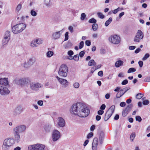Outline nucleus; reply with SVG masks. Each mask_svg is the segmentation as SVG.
<instances>
[{
  "instance_id": "obj_1",
  "label": "nucleus",
  "mask_w": 150,
  "mask_h": 150,
  "mask_svg": "<svg viewBox=\"0 0 150 150\" xmlns=\"http://www.w3.org/2000/svg\"><path fill=\"white\" fill-rule=\"evenodd\" d=\"M70 112L72 115L84 118L88 115L90 110L85 103L79 102L72 105L71 108Z\"/></svg>"
},
{
  "instance_id": "obj_2",
  "label": "nucleus",
  "mask_w": 150,
  "mask_h": 150,
  "mask_svg": "<svg viewBox=\"0 0 150 150\" xmlns=\"http://www.w3.org/2000/svg\"><path fill=\"white\" fill-rule=\"evenodd\" d=\"M15 143L14 140L12 138L5 139L3 142L2 150H9Z\"/></svg>"
},
{
  "instance_id": "obj_3",
  "label": "nucleus",
  "mask_w": 150,
  "mask_h": 150,
  "mask_svg": "<svg viewBox=\"0 0 150 150\" xmlns=\"http://www.w3.org/2000/svg\"><path fill=\"white\" fill-rule=\"evenodd\" d=\"M26 27V25L23 23L16 25L12 28V31L15 34H17L22 32Z\"/></svg>"
},
{
  "instance_id": "obj_4",
  "label": "nucleus",
  "mask_w": 150,
  "mask_h": 150,
  "mask_svg": "<svg viewBox=\"0 0 150 150\" xmlns=\"http://www.w3.org/2000/svg\"><path fill=\"white\" fill-rule=\"evenodd\" d=\"M68 68L65 64H62L60 67L58 73L59 76L66 77L67 76Z\"/></svg>"
},
{
  "instance_id": "obj_5",
  "label": "nucleus",
  "mask_w": 150,
  "mask_h": 150,
  "mask_svg": "<svg viewBox=\"0 0 150 150\" xmlns=\"http://www.w3.org/2000/svg\"><path fill=\"white\" fill-rule=\"evenodd\" d=\"M109 41L111 43L116 45L119 44L121 42V38L117 34L111 35L108 38Z\"/></svg>"
},
{
  "instance_id": "obj_6",
  "label": "nucleus",
  "mask_w": 150,
  "mask_h": 150,
  "mask_svg": "<svg viewBox=\"0 0 150 150\" xmlns=\"http://www.w3.org/2000/svg\"><path fill=\"white\" fill-rule=\"evenodd\" d=\"M14 81L16 84L21 85V86H23L29 83L30 81L29 78L25 77L16 79Z\"/></svg>"
},
{
  "instance_id": "obj_7",
  "label": "nucleus",
  "mask_w": 150,
  "mask_h": 150,
  "mask_svg": "<svg viewBox=\"0 0 150 150\" xmlns=\"http://www.w3.org/2000/svg\"><path fill=\"white\" fill-rule=\"evenodd\" d=\"M45 146L40 144L30 145L28 147V150H45Z\"/></svg>"
},
{
  "instance_id": "obj_8",
  "label": "nucleus",
  "mask_w": 150,
  "mask_h": 150,
  "mask_svg": "<svg viewBox=\"0 0 150 150\" xmlns=\"http://www.w3.org/2000/svg\"><path fill=\"white\" fill-rule=\"evenodd\" d=\"M115 106L114 105H112L108 110L105 114L104 120L107 121L112 116L115 111Z\"/></svg>"
},
{
  "instance_id": "obj_9",
  "label": "nucleus",
  "mask_w": 150,
  "mask_h": 150,
  "mask_svg": "<svg viewBox=\"0 0 150 150\" xmlns=\"http://www.w3.org/2000/svg\"><path fill=\"white\" fill-rule=\"evenodd\" d=\"M144 34L140 30H138L134 38V41L135 42H139L144 37Z\"/></svg>"
},
{
  "instance_id": "obj_10",
  "label": "nucleus",
  "mask_w": 150,
  "mask_h": 150,
  "mask_svg": "<svg viewBox=\"0 0 150 150\" xmlns=\"http://www.w3.org/2000/svg\"><path fill=\"white\" fill-rule=\"evenodd\" d=\"M30 89L33 91H37L39 90L40 88L42 87V84L39 83L32 82L30 84Z\"/></svg>"
},
{
  "instance_id": "obj_11",
  "label": "nucleus",
  "mask_w": 150,
  "mask_h": 150,
  "mask_svg": "<svg viewBox=\"0 0 150 150\" xmlns=\"http://www.w3.org/2000/svg\"><path fill=\"white\" fill-rule=\"evenodd\" d=\"M43 42V40L41 39H35L31 42L30 45L32 47H36L39 45L42 44Z\"/></svg>"
},
{
  "instance_id": "obj_12",
  "label": "nucleus",
  "mask_w": 150,
  "mask_h": 150,
  "mask_svg": "<svg viewBox=\"0 0 150 150\" xmlns=\"http://www.w3.org/2000/svg\"><path fill=\"white\" fill-rule=\"evenodd\" d=\"M26 128V127L25 125H20L16 127L13 128V130L14 132L19 133L24 132Z\"/></svg>"
},
{
  "instance_id": "obj_13",
  "label": "nucleus",
  "mask_w": 150,
  "mask_h": 150,
  "mask_svg": "<svg viewBox=\"0 0 150 150\" xmlns=\"http://www.w3.org/2000/svg\"><path fill=\"white\" fill-rule=\"evenodd\" d=\"M61 136L60 133L57 130L54 129L52 132V137L53 141H56L59 139Z\"/></svg>"
},
{
  "instance_id": "obj_14",
  "label": "nucleus",
  "mask_w": 150,
  "mask_h": 150,
  "mask_svg": "<svg viewBox=\"0 0 150 150\" xmlns=\"http://www.w3.org/2000/svg\"><path fill=\"white\" fill-rule=\"evenodd\" d=\"M10 93V91L8 88L5 86H0V94L3 96L8 95Z\"/></svg>"
},
{
  "instance_id": "obj_15",
  "label": "nucleus",
  "mask_w": 150,
  "mask_h": 150,
  "mask_svg": "<svg viewBox=\"0 0 150 150\" xmlns=\"http://www.w3.org/2000/svg\"><path fill=\"white\" fill-rule=\"evenodd\" d=\"M56 78L63 87L66 88L68 86V82L66 79L60 78L57 76L56 77Z\"/></svg>"
},
{
  "instance_id": "obj_16",
  "label": "nucleus",
  "mask_w": 150,
  "mask_h": 150,
  "mask_svg": "<svg viewBox=\"0 0 150 150\" xmlns=\"http://www.w3.org/2000/svg\"><path fill=\"white\" fill-rule=\"evenodd\" d=\"M63 29L57 32L53 33L52 35V38L54 40H57L59 39L62 33Z\"/></svg>"
},
{
  "instance_id": "obj_17",
  "label": "nucleus",
  "mask_w": 150,
  "mask_h": 150,
  "mask_svg": "<svg viewBox=\"0 0 150 150\" xmlns=\"http://www.w3.org/2000/svg\"><path fill=\"white\" fill-rule=\"evenodd\" d=\"M22 109L20 106H18L12 112L13 115L14 116L19 115L22 112Z\"/></svg>"
},
{
  "instance_id": "obj_18",
  "label": "nucleus",
  "mask_w": 150,
  "mask_h": 150,
  "mask_svg": "<svg viewBox=\"0 0 150 150\" xmlns=\"http://www.w3.org/2000/svg\"><path fill=\"white\" fill-rule=\"evenodd\" d=\"M133 107V105L131 104L129 105L123 111L122 115L123 116H126L128 113L131 110Z\"/></svg>"
},
{
  "instance_id": "obj_19",
  "label": "nucleus",
  "mask_w": 150,
  "mask_h": 150,
  "mask_svg": "<svg viewBox=\"0 0 150 150\" xmlns=\"http://www.w3.org/2000/svg\"><path fill=\"white\" fill-rule=\"evenodd\" d=\"M98 144V139L97 137L95 138L93 141L92 149L93 150H97V146Z\"/></svg>"
},
{
  "instance_id": "obj_20",
  "label": "nucleus",
  "mask_w": 150,
  "mask_h": 150,
  "mask_svg": "<svg viewBox=\"0 0 150 150\" xmlns=\"http://www.w3.org/2000/svg\"><path fill=\"white\" fill-rule=\"evenodd\" d=\"M57 122L58 126L61 127H63L65 126V121L64 119L62 117H58Z\"/></svg>"
},
{
  "instance_id": "obj_21",
  "label": "nucleus",
  "mask_w": 150,
  "mask_h": 150,
  "mask_svg": "<svg viewBox=\"0 0 150 150\" xmlns=\"http://www.w3.org/2000/svg\"><path fill=\"white\" fill-rule=\"evenodd\" d=\"M8 78H0V85L6 86L8 85Z\"/></svg>"
},
{
  "instance_id": "obj_22",
  "label": "nucleus",
  "mask_w": 150,
  "mask_h": 150,
  "mask_svg": "<svg viewBox=\"0 0 150 150\" xmlns=\"http://www.w3.org/2000/svg\"><path fill=\"white\" fill-rule=\"evenodd\" d=\"M99 144H102L105 138L104 134L103 132H101L98 136Z\"/></svg>"
},
{
  "instance_id": "obj_23",
  "label": "nucleus",
  "mask_w": 150,
  "mask_h": 150,
  "mask_svg": "<svg viewBox=\"0 0 150 150\" xmlns=\"http://www.w3.org/2000/svg\"><path fill=\"white\" fill-rule=\"evenodd\" d=\"M36 59L34 57H32L29 58L27 61L30 66L32 65L35 62Z\"/></svg>"
},
{
  "instance_id": "obj_24",
  "label": "nucleus",
  "mask_w": 150,
  "mask_h": 150,
  "mask_svg": "<svg viewBox=\"0 0 150 150\" xmlns=\"http://www.w3.org/2000/svg\"><path fill=\"white\" fill-rule=\"evenodd\" d=\"M124 64V62L123 61L120 60H119L117 61L115 64V67L117 68L119 67L120 66H122Z\"/></svg>"
},
{
  "instance_id": "obj_25",
  "label": "nucleus",
  "mask_w": 150,
  "mask_h": 150,
  "mask_svg": "<svg viewBox=\"0 0 150 150\" xmlns=\"http://www.w3.org/2000/svg\"><path fill=\"white\" fill-rule=\"evenodd\" d=\"M15 139L17 142H18L20 141V135L19 133L14 132Z\"/></svg>"
},
{
  "instance_id": "obj_26",
  "label": "nucleus",
  "mask_w": 150,
  "mask_h": 150,
  "mask_svg": "<svg viewBox=\"0 0 150 150\" xmlns=\"http://www.w3.org/2000/svg\"><path fill=\"white\" fill-rule=\"evenodd\" d=\"M44 128L45 131L47 133L49 132L51 130V126L49 125H45Z\"/></svg>"
},
{
  "instance_id": "obj_27",
  "label": "nucleus",
  "mask_w": 150,
  "mask_h": 150,
  "mask_svg": "<svg viewBox=\"0 0 150 150\" xmlns=\"http://www.w3.org/2000/svg\"><path fill=\"white\" fill-rule=\"evenodd\" d=\"M10 39L9 38L7 37H4V38L3 39L2 41V44L3 45H4L7 44L9 40Z\"/></svg>"
},
{
  "instance_id": "obj_28",
  "label": "nucleus",
  "mask_w": 150,
  "mask_h": 150,
  "mask_svg": "<svg viewBox=\"0 0 150 150\" xmlns=\"http://www.w3.org/2000/svg\"><path fill=\"white\" fill-rule=\"evenodd\" d=\"M21 65L25 68L26 69L29 68L31 66L28 62H25L24 63L21 64Z\"/></svg>"
},
{
  "instance_id": "obj_29",
  "label": "nucleus",
  "mask_w": 150,
  "mask_h": 150,
  "mask_svg": "<svg viewBox=\"0 0 150 150\" xmlns=\"http://www.w3.org/2000/svg\"><path fill=\"white\" fill-rule=\"evenodd\" d=\"M96 64V62H95V61L93 59L90 60L88 62V65L89 66H95Z\"/></svg>"
},
{
  "instance_id": "obj_30",
  "label": "nucleus",
  "mask_w": 150,
  "mask_h": 150,
  "mask_svg": "<svg viewBox=\"0 0 150 150\" xmlns=\"http://www.w3.org/2000/svg\"><path fill=\"white\" fill-rule=\"evenodd\" d=\"M54 54L53 52L51 51H49L46 53L47 57L48 58L51 57Z\"/></svg>"
},
{
  "instance_id": "obj_31",
  "label": "nucleus",
  "mask_w": 150,
  "mask_h": 150,
  "mask_svg": "<svg viewBox=\"0 0 150 150\" xmlns=\"http://www.w3.org/2000/svg\"><path fill=\"white\" fill-rule=\"evenodd\" d=\"M112 18L111 17L110 18H109L108 20L105 22V26L106 27L108 26L109 25L110 23L112 22Z\"/></svg>"
},
{
  "instance_id": "obj_32",
  "label": "nucleus",
  "mask_w": 150,
  "mask_h": 150,
  "mask_svg": "<svg viewBox=\"0 0 150 150\" xmlns=\"http://www.w3.org/2000/svg\"><path fill=\"white\" fill-rule=\"evenodd\" d=\"M129 88L127 87H125V88L122 89H121L120 92H121V93H123V95L124 94V93L127 92L128 90H129Z\"/></svg>"
},
{
  "instance_id": "obj_33",
  "label": "nucleus",
  "mask_w": 150,
  "mask_h": 150,
  "mask_svg": "<svg viewBox=\"0 0 150 150\" xmlns=\"http://www.w3.org/2000/svg\"><path fill=\"white\" fill-rule=\"evenodd\" d=\"M93 30L94 31H96L98 28V25L96 23L93 24L92 25Z\"/></svg>"
},
{
  "instance_id": "obj_34",
  "label": "nucleus",
  "mask_w": 150,
  "mask_h": 150,
  "mask_svg": "<svg viewBox=\"0 0 150 150\" xmlns=\"http://www.w3.org/2000/svg\"><path fill=\"white\" fill-rule=\"evenodd\" d=\"M50 1V0H45V4L46 6L49 7L51 5Z\"/></svg>"
},
{
  "instance_id": "obj_35",
  "label": "nucleus",
  "mask_w": 150,
  "mask_h": 150,
  "mask_svg": "<svg viewBox=\"0 0 150 150\" xmlns=\"http://www.w3.org/2000/svg\"><path fill=\"white\" fill-rule=\"evenodd\" d=\"M97 22L96 20L94 18H92L90 19H89L88 21V22L90 23H92L93 24H95Z\"/></svg>"
},
{
  "instance_id": "obj_36",
  "label": "nucleus",
  "mask_w": 150,
  "mask_h": 150,
  "mask_svg": "<svg viewBox=\"0 0 150 150\" xmlns=\"http://www.w3.org/2000/svg\"><path fill=\"white\" fill-rule=\"evenodd\" d=\"M136 71V69L134 68H131L128 69L127 71L128 73H130L132 72H134Z\"/></svg>"
},
{
  "instance_id": "obj_37",
  "label": "nucleus",
  "mask_w": 150,
  "mask_h": 150,
  "mask_svg": "<svg viewBox=\"0 0 150 150\" xmlns=\"http://www.w3.org/2000/svg\"><path fill=\"white\" fill-rule=\"evenodd\" d=\"M144 96V95L141 93H139L136 96V98L139 99H141Z\"/></svg>"
},
{
  "instance_id": "obj_38",
  "label": "nucleus",
  "mask_w": 150,
  "mask_h": 150,
  "mask_svg": "<svg viewBox=\"0 0 150 150\" xmlns=\"http://www.w3.org/2000/svg\"><path fill=\"white\" fill-rule=\"evenodd\" d=\"M10 32L9 31L7 30L6 31L5 33L4 37H8L10 39Z\"/></svg>"
},
{
  "instance_id": "obj_39",
  "label": "nucleus",
  "mask_w": 150,
  "mask_h": 150,
  "mask_svg": "<svg viewBox=\"0 0 150 150\" xmlns=\"http://www.w3.org/2000/svg\"><path fill=\"white\" fill-rule=\"evenodd\" d=\"M150 56V55L148 53H146L144 55V56L142 58V59L143 61H145Z\"/></svg>"
},
{
  "instance_id": "obj_40",
  "label": "nucleus",
  "mask_w": 150,
  "mask_h": 150,
  "mask_svg": "<svg viewBox=\"0 0 150 150\" xmlns=\"http://www.w3.org/2000/svg\"><path fill=\"white\" fill-rule=\"evenodd\" d=\"M86 17V15L84 13H82L81 14L80 17V19L81 21H83Z\"/></svg>"
},
{
  "instance_id": "obj_41",
  "label": "nucleus",
  "mask_w": 150,
  "mask_h": 150,
  "mask_svg": "<svg viewBox=\"0 0 150 150\" xmlns=\"http://www.w3.org/2000/svg\"><path fill=\"white\" fill-rule=\"evenodd\" d=\"M21 4H19L16 7V11L17 12H19L21 9Z\"/></svg>"
},
{
  "instance_id": "obj_42",
  "label": "nucleus",
  "mask_w": 150,
  "mask_h": 150,
  "mask_svg": "<svg viewBox=\"0 0 150 150\" xmlns=\"http://www.w3.org/2000/svg\"><path fill=\"white\" fill-rule=\"evenodd\" d=\"M97 14L98 17L101 19H103L104 18V16L101 13H98Z\"/></svg>"
},
{
  "instance_id": "obj_43",
  "label": "nucleus",
  "mask_w": 150,
  "mask_h": 150,
  "mask_svg": "<svg viewBox=\"0 0 150 150\" xmlns=\"http://www.w3.org/2000/svg\"><path fill=\"white\" fill-rule=\"evenodd\" d=\"M80 84L78 82H75L73 84V86L76 88H78L79 87Z\"/></svg>"
},
{
  "instance_id": "obj_44",
  "label": "nucleus",
  "mask_w": 150,
  "mask_h": 150,
  "mask_svg": "<svg viewBox=\"0 0 150 150\" xmlns=\"http://www.w3.org/2000/svg\"><path fill=\"white\" fill-rule=\"evenodd\" d=\"M73 59L76 61H78L79 59L78 54L75 55L73 57Z\"/></svg>"
},
{
  "instance_id": "obj_45",
  "label": "nucleus",
  "mask_w": 150,
  "mask_h": 150,
  "mask_svg": "<svg viewBox=\"0 0 150 150\" xmlns=\"http://www.w3.org/2000/svg\"><path fill=\"white\" fill-rule=\"evenodd\" d=\"M123 95V93H121V92H118L116 95V97L117 98H119L121 97Z\"/></svg>"
},
{
  "instance_id": "obj_46",
  "label": "nucleus",
  "mask_w": 150,
  "mask_h": 150,
  "mask_svg": "<svg viewBox=\"0 0 150 150\" xmlns=\"http://www.w3.org/2000/svg\"><path fill=\"white\" fill-rule=\"evenodd\" d=\"M69 33L68 32H67L65 34V39L64 41H66L68 40L69 36H68Z\"/></svg>"
},
{
  "instance_id": "obj_47",
  "label": "nucleus",
  "mask_w": 150,
  "mask_h": 150,
  "mask_svg": "<svg viewBox=\"0 0 150 150\" xmlns=\"http://www.w3.org/2000/svg\"><path fill=\"white\" fill-rule=\"evenodd\" d=\"M31 14L33 16H35L37 15V13L33 10H32L30 12Z\"/></svg>"
},
{
  "instance_id": "obj_48",
  "label": "nucleus",
  "mask_w": 150,
  "mask_h": 150,
  "mask_svg": "<svg viewBox=\"0 0 150 150\" xmlns=\"http://www.w3.org/2000/svg\"><path fill=\"white\" fill-rule=\"evenodd\" d=\"M136 120L139 122H140L141 121L142 119L140 116H138L136 117Z\"/></svg>"
},
{
  "instance_id": "obj_49",
  "label": "nucleus",
  "mask_w": 150,
  "mask_h": 150,
  "mask_svg": "<svg viewBox=\"0 0 150 150\" xmlns=\"http://www.w3.org/2000/svg\"><path fill=\"white\" fill-rule=\"evenodd\" d=\"M85 52L84 51H82L79 53V55L81 57H83L84 55Z\"/></svg>"
},
{
  "instance_id": "obj_50",
  "label": "nucleus",
  "mask_w": 150,
  "mask_h": 150,
  "mask_svg": "<svg viewBox=\"0 0 150 150\" xmlns=\"http://www.w3.org/2000/svg\"><path fill=\"white\" fill-rule=\"evenodd\" d=\"M135 137V134H132L130 136V139L132 140V141H133V140L134 139Z\"/></svg>"
},
{
  "instance_id": "obj_51",
  "label": "nucleus",
  "mask_w": 150,
  "mask_h": 150,
  "mask_svg": "<svg viewBox=\"0 0 150 150\" xmlns=\"http://www.w3.org/2000/svg\"><path fill=\"white\" fill-rule=\"evenodd\" d=\"M143 104L144 105H148L149 103V101L148 100H145L143 101Z\"/></svg>"
},
{
  "instance_id": "obj_52",
  "label": "nucleus",
  "mask_w": 150,
  "mask_h": 150,
  "mask_svg": "<svg viewBox=\"0 0 150 150\" xmlns=\"http://www.w3.org/2000/svg\"><path fill=\"white\" fill-rule=\"evenodd\" d=\"M84 45V42L83 41H81L79 43V48L80 49L82 48Z\"/></svg>"
},
{
  "instance_id": "obj_53",
  "label": "nucleus",
  "mask_w": 150,
  "mask_h": 150,
  "mask_svg": "<svg viewBox=\"0 0 150 150\" xmlns=\"http://www.w3.org/2000/svg\"><path fill=\"white\" fill-rule=\"evenodd\" d=\"M85 44L87 46H90L91 44V42L90 40H87L85 42Z\"/></svg>"
},
{
  "instance_id": "obj_54",
  "label": "nucleus",
  "mask_w": 150,
  "mask_h": 150,
  "mask_svg": "<svg viewBox=\"0 0 150 150\" xmlns=\"http://www.w3.org/2000/svg\"><path fill=\"white\" fill-rule=\"evenodd\" d=\"M128 83V81L127 79L123 80L121 84L122 85H125L127 84Z\"/></svg>"
},
{
  "instance_id": "obj_55",
  "label": "nucleus",
  "mask_w": 150,
  "mask_h": 150,
  "mask_svg": "<svg viewBox=\"0 0 150 150\" xmlns=\"http://www.w3.org/2000/svg\"><path fill=\"white\" fill-rule=\"evenodd\" d=\"M68 29L71 33L73 32L74 31V29L72 26H70L68 27Z\"/></svg>"
},
{
  "instance_id": "obj_56",
  "label": "nucleus",
  "mask_w": 150,
  "mask_h": 150,
  "mask_svg": "<svg viewBox=\"0 0 150 150\" xmlns=\"http://www.w3.org/2000/svg\"><path fill=\"white\" fill-rule=\"evenodd\" d=\"M72 46V43L71 42H68L66 45V47H71Z\"/></svg>"
},
{
  "instance_id": "obj_57",
  "label": "nucleus",
  "mask_w": 150,
  "mask_h": 150,
  "mask_svg": "<svg viewBox=\"0 0 150 150\" xmlns=\"http://www.w3.org/2000/svg\"><path fill=\"white\" fill-rule=\"evenodd\" d=\"M93 135V133L92 132H90L88 134L87 137L88 139H89L92 137Z\"/></svg>"
},
{
  "instance_id": "obj_58",
  "label": "nucleus",
  "mask_w": 150,
  "mask_h": 150,
  "mask_svg": "<svg viewBox=\"0 0 150 150\" xmlns=\"http://www.w3.org/2000/svg\"><path fill=\"white\" fill-rule=\"evenodd\" d=\"M100 54H104L105 53L106 51L104 49H101L100 50Z\"/></svg>"
},
{
  "instance_id": "obj_59",
  "label": "nucleus",
  "mask_w": 150,
  "mask_h": 150,
  "mask_svg": "<svg viewBox=\"0 0 150 150\" xmlns=\"http://www.w3.org/2000/svg\"><path fill=\"white\" fill-rule=\"evenodd\" d=\"M98 76L102 77L103 76V71H100L98 72Z\"/></svg>"
},
{
  "instance_id": "obj_60",
  "label": "nucleus",
  "mask_w": 150,
  "mask_h": 150,
  "mask_svg": "<svg viewBox=\"0 0 150 150\" xmlns=\"http://www.w3.org/2000/svg\"><path fill=\"white\" fill-rule=\"evenodd\" d=\"M67 54L69 56H72L74 54V52L72 50L69 51L67 52Z\"/></svg>"
},
{
  "instance_id": "obj_61",
  "label": "nucleus",
  "mask_w": 150,
  "mask_h": 150,
  "mask_svg": "<svg viewBox=\"0 0 150 150\" xmlns=\"http://www.w3.org/2000/svg\"><path fill=\"white\" fill-rule=\"evenodd\" d=\"M106 106L105 104H103L100 107V109L101 110H104Z\"/></svg>"
},
{
  "instance_id": "obj_62",
  "label": "nucleus",
  "mask_w": 150,
  "mask_h": 150,
  "mask_svg": "<svg viewBox=\"0 0 150 150\" xmlns=\"http://www.w3.org/2000/svg\"><path fill=\"white\" fill-rule=\"evenodd\" d=\"M104 113V111L102 110H99L98 111V114L99 115H102Z\"/></svg>"
},
{
  "instance_id": "obj_63",
  "label": "nucleus",
  "mask_w": 150,
  "mask_h": 150,
  "mask_svg": "<svg viewBox=\"0 0 150 150\" xmlns=\"http://www.w3.org/2000/svg\"><path fill=\"white\" fill-rule=\"evenodd\" d=\"M96 70V67H92L91 68V72L92 73H93L94 71H95Z\"/></svg>"
},
{
  "instance_id": "obj_64",
  "label": "nucleus",
  "mask_w": 150,
  "mask_h": 150,
  "mask_svg": "<svg viewBox=\"0 0 150 150\" xmlns=\"http://www.w3.org/2000/svg\"><path fill=\"white\" fill-rule=\"evenodd\" d=\"M138 64L140 67H142L143 65V62L142 61H139L138 62Z\"/></svg>"
}]
</instances>
